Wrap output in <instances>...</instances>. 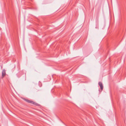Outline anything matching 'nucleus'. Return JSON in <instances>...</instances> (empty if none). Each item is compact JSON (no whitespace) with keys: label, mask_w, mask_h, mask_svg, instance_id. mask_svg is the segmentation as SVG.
Wrapping results in <instances>:
<instances>
[{"label":"nucleus","mask_w":126,"mask_h":126,"mask_svg":"<svg viewBox=\"0 0 126 126\" xmlns=\"http://www.w3.org/2000/svg\"><path fill=\"white\" fill-rule=\"evenodd\" d=\"M23 99L25 101H26L29 103H30L32 104H33L35 105H36V103L34 102L33 101L29 100L28 99H25L24 98H23Z\"/></svg>","instance_id":"f257e3e1"},{"label":"nucleus","mask_w":126,"mask_h":126,"mask_svg":"<svg viewBox=\"0 0 126 126\" xmlns=\"http://www.w3.org/2000/svg\"><path fill=\"white\" fill-rule=\"evenodd\" d=\"M98 84L100 86L101 90H102L103 89V86L102 83L101 82H99L98 83Z\"/></svg>","instance_id":"f03ea898"},{"label":"nucleus","mask_w":126,"mask_h":126,"mask_svg":"<svg viewBox=\"0 0 126 126\" xmlns=\"http://www.w3.org/2000/svg\"><path fill=\"white\" fill-rule=\"evenodd\" d=\"M6 73L5 72V69H3L2 70V75L1 76L2 78H3L4 76L6 75Z\"/></svg>","instance_id":"7ed1b4c3"}]
</instances>
